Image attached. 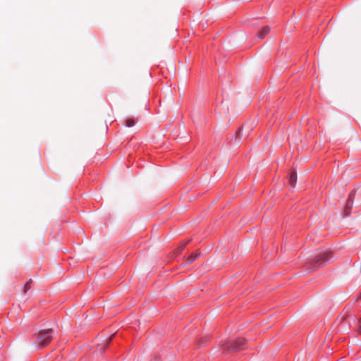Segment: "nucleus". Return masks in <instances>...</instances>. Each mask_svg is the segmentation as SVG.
Masks as SVG:
<instances>
[{
  "label": "nucleus",
  "mask_w": 361,
  "mask_h": 361,
  "mask_svg": "<svg viewBox=\"0 0 361 361\" xmlns=\"http://www.w3.org/2000/svg\"><path fill=\"white\" fill-rule=\"evenodd\" d=\"M25 292H26V291H27V290L29 288V283H27L25 284Z\"/></svg>",
  "instance_id": "obj_11"
},
{
  "label": "nucleus",
  "mask_w": 361,
  "mask_h": 361,
  "mask_svg": "<svg viewBox=\"0 0 361 361\" xmlns=\"http://www.w3.org/2000/svg\"><path fill=\"white\" fill-rule=\"evenodd\" d=\"M270 31L268 26L264 27L262 30L257 34V37L260 39H263Z\"/></svg>",
  "instance_id": "obj_4"
},
{
  "label": "nucleus",
  "mask_w": 361,
  "mask_h": 361,
  "mask_svg": "<svg viewBox=\"0 0 361 361\" xmlns=\"http://www.w3.org/2000/svg\"><path fill=\"white\" fill-rule=\"evenodd\" d=\"M245 340L244 338H238L233 343H226L224 345L225 348H227L228 350H230V348H232L233 350H241L243 348V346L245 345Z\"/></svg>",
  "instance_id": "obj_3"
},
{
  "label": "nucleus",
  "mask_w": 361,
  "mask_h": 361,
  "mask_svg": "<svg viewBox=\"0 0 361 361\" xmlns=\"http://www.w3.org/2000/svg\"><path fill=\"white\" fill-rule=\"evenodd\" d=\"M54 331L51 329L42 330L34 336V347L35 349L43 348L53 339Z\"/></svg>",
  "instance_id": "obj_1"
},
{
  "label": "nucleus",
  "mask_w": 361,
  "mask_h": 361,
  "mask_svg": "<svg viewBox=\"0 0 361 361\" xmlns=\"http://www.w3.org/2000/svg\"><path fill=\"white\" fill-rule=\"evenodd\" d=\"M200 252H197V253L190 255L186 260L187 264H190V263H192V262H194L197 259V257L200 255Z\"/></svg>",
  "instance_id": "obj_6"
},
{
  "label": "nucleus",
  "mask_w": 361,
  "mask_h": 361,
  "mask_svg": "<svg viewBox=\"0 0 361 361\" xmlns=\"http://www.w3.org/2000/svg\"><path fill=\"white\" fill-rule=\"evenodd\" d=\"M360 323H361V319H360Z\"/></svg>",
  "instance_id": "obj_12"
},
{
  "label": "nucleus",
  "mask_w": 361,
  "mask_h": 361,
  "mask_svg": "<svg viewBox=\"0 0 361 361\" xmlns=\"http://www.w3.org/2000/svg\"><path fill=\"white\" fill-rule=\"evenodd\" d=\"M288 181L291 187L294 188L297 182V175L295 171H293L290 175Z\"/></svg>",
  "instance_id": "obj_5"
},
{
  "label": "nucleus",
  "mask_w": 361,
  "mask_h": 361,
  "mask_svg": "<svg viewBox=\"0 0 361 361\" xmlns=\"http://www.w3.org/2000/svg\"><path fill=\"white\" fill-rule=\"evenodd\" d=\"M188 243V242H186V243H185L184 244H183L182 245H180V251L183 250L185 248V247L186 246V244H187Z\"/></svg>",
  "instance_id": "obj_10"
},
{
  "label": "nucleus",
  "mask_w": 361,
  "mask_h": 361,
  "mask_svg": "<svg viewBox=\"0 0 361 361\" xmlns=\"http://www.w3.org/2000/svg\"><path fill=\"white\" fill-rule=\"evenodd\" d=\"M135 125V121L132 118H129L126 121L127 127H133Z\"/></svg>",
  "instance_id": "obj_7"
},
{
  "label": "nucleus",
  "mask_w": 361,
  "mask_h": 361,
  "mask_svg": "<svg viewBox=\"0 0 361 361\" xmlns=\"http://www.w3.org/2000/svg\"><path fill=\"white\" fill-rule=\"evenodd\" d=\"M349 210H350V209H346L345 208L344 212H345V216H349V214H350V212H349Z\"/></svg>",
  "instance_id": "obj_9"
},
{
  "label": "nucleus",
  "mask_w": 361,
  "mask_h": 361,
  "mask_svg": "<svg viewBox=\"0 0 361 361\" xmlns=\"http://www.w3.org/2000/svg\"><path fill=\"white\" fill-rule=\"evenodd\" d=\"M332 258L331 252H324L315 256L311 262L312 269H317L326 264Z\"/></svg>",
  "instance_id": "obj_2"
},
{
  "label": "nucleus",
  "mask_w": 361,
  "mask_h": 361,
  "mask_svg": "<svg viewBox=\"0 0 361 361\" xmlns=\"http://www.w3.org/2000/svg\"><path fill=\"white\" fill-rule=\"evenodd\" d=\"M352 207H353V202L350 199H348L346 202V204H345V209H350Z\"/></svg>",
  "instance_id": "obj_8"
}]
</instances>
